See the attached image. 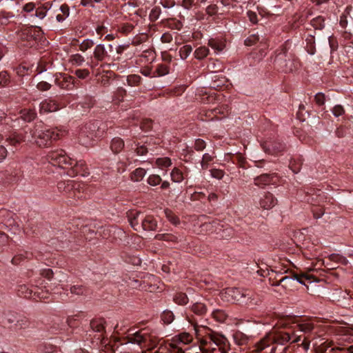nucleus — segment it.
<instances>
[{"label": "nucleus", "mask_w": 353, "mask_h": 353, "mask_svg": "<svg viewBox=\"0 0 353 353\" xmlns=\"http://www.w3.org/2000/svg\"><path fill=\"white\" fill-rule=\"evenodd\" d=\"M46 159L52 165L67 170V174L71 177L79 174L84 176L89 174L88 166L84 161L72 159L62 149L49 151L46 155Z\"/></svg>", "instance_id": "1"}, {"label": "nucleus", "mask_w": 353, "mask_h": 353, "mask_svg": "<svg viewBox=\"0 0 353 353\" xmlns=\"http://www.w3.org/2000/svg\"><path fill=\"white\" fill-rule=\"evenodd\" d=\"M293 324L292 328L295 338L292 342L307 350L311 341L317 336L318 326L312 319L299 317L294 318Z\"/></svg>", "instance_id": "2"}, {"label": "nucleus", "mask_w": 353, "mask_h": 353, "mask_svg": "<svg viewBox=\"0 0 353 353\" xmlns=\"http://www.w3.org/2000/svg\"><path fill=\"white\" fill-rule=\"evenodd\" d=\"M65 130L56 128L37 126L32 137L36 144L39 147H48L59 139L65 133Z\"/></svg>", "instance_id": "3"}, {"label": "nucleus", "mask_w": 353, "mask_h": 353, "mask_svg": "<svg viewBox=\"0 0 353 353\" xmlns=\"http://www.w3.org/2000/svg\"><path fill=\"white\" fill-rule=\"evenodd\" d=\"M291 338L289 332L283 331L270 332L254 344L253 351L259 352L273 343L285 345L291 340Z\"/></svg>", "instance_id": "4"}, {"label": "nucleus", "mask_w": 353, "mask_h": 353, "mask_svg": "<svg viewBox=\"0 0 353 353\" xmlns=\"http://www.w3.org/2000/svg\"><path fill=\"white\" fill-rule=\"evenodd\" d=\"M108 126L107 123L101 121H89L79 128V136L81 137H87L90 139L94 138H100L103 137L104 133L108 130Z\"/></svg>", "instance_id": "5"}, {"label": "nucleus", "mask_w": 353, "mask_h": 353, "mask_svg": "<svg viewBox=\"0 0 353 353\" xmlns=\"http://www.w3.org/2000/svg\"><path fill=\"white\" fill-rule=\"evenodd\" d=\"M128 341L138 344L141 347L153 348L157 345V339L152 336L147 328L128 334Z\"/></svg>", "instance_id": "6"}, {"label": "nucleus", "mask_w": 353, "mask_h": 353, "mask_svg": "<svg viewBox=\"0 0 353 353\" xmlns=\"http://www.w3.org/2000/svg\"><path fill=\"white\" fill-rule=\"evenodd\" d=\"M91 332L95 333L93 336L97 343L102 345L108 344V336L106 332V321L103 318H94L90 323Z\"/></svg>", "instance_id": "7"}, {"label": "nucleus", "mask_w": 353, "mask_h": 353, "mask_svg": "<svg viewBox=\"0 0 353 353\" xmlns=\"http://www.w3.org/2000/svg\"><path fill=\"white\" fill-rule=\"evenodd\" d=\"M54 83L62 89L72 90L79 83L73 76L65 73H57L54 74Z\"/></svg>", "instance_id": "8"}, {"label": "nucleus", "mask_w": 353, "mask_h": 353, "mask_svg": "<svg viewBox=\"0 0 353 353\" xmlns=\"http://www.w3.org/2000/svg\"><path fill=\"white\" fill-rule=\"evenodd\" d=\"M110 58L108 52L103 44H97L93 50L92 55L90 56V66L94 68L99 65Z\"/></svg>", "instance_id": "9"}, {"label": "nucleus", "mask_w": 353, "mask_h": 353, "mask_svg": "<svg viewBox=\"0 0 353 353\" xmlns=\"http://www.w3.org/2000/svg\"><path fill=\"white\" fill-rule=\"evenodd\" d=\"M261 146L265 152L272 154H279L285 149V144L279 138L265 141Z\"/></svg>", "instance_id": "10"}, {"label": "nucleus", "mask_w": 353, "mask_h": 353, "mask_svg": "<svg viewBox=\"0 0 353 353\" xmlns=\"http://www.w3.org/2000/svg\"><path fill=\"white\" fill-rule=\"evenodd\" d=\"M61 108V105L57 97H49L43 100L39 105L41 113L56 112Z\"/></svg>", "instance_id": "11"}, {"label": "nucleus", "mask_w": 353, "mask_h": 353, "mask_svg": "<svg viewBox=\"0 0 353 353\" xmlns=\"http://www.w3.org/2000/svg\"><path fill=\"white\" fill-rule=\"evenodd\" d=\"M212 317L219 323H225L230 325H239L241 323V319L237 318H229L228 314L223 310H214L212 314Z\"/></svg>", "instance_id": "12"}, {"label": "nucleus", "mask_w": 353, "mask_h": 353, "mask_svg": "<svg viewBox=\"0 0 353 353\" xmlns=\"http://www.w3.org/2000/svg\"><path fill=\"white\" fill-rule=\"evenodd\" d=\"M159 218L152 214H143L141 219V228L145 231H160L159 226Z\"/></svg>", "instance_id": "13"}, {"label": "nucleus", "mask_w": 353, "mask_h": 353, "mask_svg": "<svg viewBox=\"0 0 353 353\" xmlns=\"http://www.w3.org/2000/svg\"><path fill=\"white\" fill-rule=\"evenodd\" d=\"M208 337L210 340L209 342L203 341L202 342L203 345H208V348H211L212 343H214L219 347H225L228 343V339L221 334L210 330Z\"/></svg>", "instance_id": "14"}, {"label": "nucleus", "mask_w": 353, "mask_h": 353, "mask_svg": "<svg viewBox=\"0 0 353 353\" xmlns=\"http://www.w3.org/2000/svg\"><path fill=\"white\" fill-rule=\"evenodd\" d=\"M23 34L26 35L28 40H33L37 42L43 37V32L40 27L30 26L23 30Z\"/></svg>", "instance_id": "15"}, {"label": "nucleus", "mask_w": 353, "mask_h": 353, "mask_svg": "<svg viewBox=\"0 0 353 353\" xmlns=\"http://www.w3.org/2000/svg\"><path fill=\"white\" fill-rule=\"evenodd\" d=\"M79 184L74 183V181H67L59 182L57 184V188L61 192L63 191L66 192H70V196L72 195V193L70 192L72 191V194H74V196L79 198L80 196L77 195L75 192V190L79 188Z\"/></svg>", "instance_id": "16"}, {"label": "nucleus", "mask_w": 353, "mask_h": 353, "mask_svg": "<svg viewBox=\"0 0 353 353\" xmlns=\"http://www.w3.org/2000/svg\"><path fill=\"white\" fill-rule=\"evenodd\" d=\"M277 180L278 177L275 174H263L254 179V183L258 186H263L268 184H274Z\"/></svg>", "instance_id": "17"}, {"label": "nucleus", "mask_w": 353, "mask_h": 353, "mask_svg": "<svg viewBox=\"0 0 353 353\" xmlns=\"http://www.w3.org/2000/svg\"><path fill=\"white\" fill-rule=\"evenodd\" d=\"M109 148L114 155H117L125 150V141L121 137H114L110 141Z\"/></svg>", "instance_id": "18"}, {"label": "nucleus", "mask_w": 353, "mask_h": 353, "mask_svg": "<svg viewBox=\"0 0 353 353\" xmlns=\"http://www.w3.org/2000/svg\"><path fill=\"white\" fill-rule=\"evenodd\" d=\"M243 296L244 299H246V301L244 300V303L250 309L254 308L260 301L258 296L250 290H244Z\"/></svg>", "instance_id": "19"}, {"label": "nucleus", "mask_w": 353, "mask_h": 353, "mask_svg": "<svg viewBox=\"0 0 353 353\" xmlns=\"http://www.w3.org/2000/svg\"><path fill=\"white\" fill-rule=\"evenodd\" d=\"M277 200L273 196L272 194L268 192L265 193L264 195L259 200L260 207L263 209H270L274 206L276 203Z\"/></svg>", "instance_id": "20"}, {"label": "nucleus", "mask_w": 353, "mask_h": 353, "mask_svg": "<svg viewBox=\"0 0 353 353\" xmlns=\"http://www.w3.org/2000/svg\"><path fill=\"white\" fill-rule=\"evenodd\" d=\"M144 213L140 211H132L130 212L128 215L129 221L132 228L138 230V228H140L139 223H141V219L143 216Z\"/></svg>", "instance_id": "21"}, {"label": "nucleus", "mask_w": 353, "mask_h": 353, "mask_svg": "<svg viewBox=\"0 0 353 353\" xmlns=\"http://www.w3.org/2000/svg\"><path fill=\"white\" fill-rule=\"evenodd\" d=\"M52 3L50 1L45 2L43 4H39L35 8V13L34 16L38 17L40 19H43L46 17L48 11L51 8Z\"/></svg>", "instance_id": "22"}, {"label": "nucleus", "mask_w": 353, "mask_h": 353, "mask_svg": "<svg viewBox=\"0 0 353 353\" xmlns=\"http://www.w3.org/2000/svg\"><path fill=\"white\" fill-rule=\"evenodd\" d=\"M291 278H292L294 280H296L297 281H299L301 283H304L303 279H308L307 274H305L304 273L299 274L294 271H290V276H282L279 279V284H281L283 282H285V281L290 279Z\"/></svg>", "instance_id": "23"}, {"label": "nucleus", "mask_w": 353, "mask_h": 353, "mask_svg": "<svg viewBox=\"0 0 353 353\" xmlns=\"http://www.w3.org/2000/svg\"><path fill=\"white\" fill-rule=\"evenodd\" d=\"M190 310L191 312H192L194 314L199 316H204L208 311V308L205 304L196 302L194 304H192L190 307Z\"/></svg>", "instance_id": "24"}, {"label": "nucleus", "mask_w": 353, "mask_h": 353, "mask_svg": "<svg viewBox=\"0 0 353 353\" xmlns=\"http://www.w3.org/2000/svg\"><path fill=\"white\" fill-rule=\"evenodd\" d=\"M245 272L248 273L255 272L261 276H265L268 274V270L260 268L259 265L255 262H252L250 265L248 264L246 268L244 267V272Z\"/></svg>", "instance_id": "25"}, {"label": "nucleus", "mask_w": 353, "mask_h": 353, "mask_svg": "<svg viewBox=\"0 0 353 353\" xmlns=\"http://www.w3.org/2000/svg\"><path fill=\"white\" fill-rule=\"evenodd\" d=\"M68 325L63 321L54 322L50 326L49 332L52 334H66V327Z\"/></svg>", "instance_id": "26"}, {"label": "nucleus", "mask_w": 353, "mask_h": 353, "mask_svg": "<svg viewBox=\"0 0 353 353\" xmlns=\"http://www.w3.org/2000/svg\"><path fill=\"white\" fill-rule=\"evenodd\" d=\"M20 117L26 122L33 121L37 117V112L34 110L24 108L20 112Z\"/></svg>", "instance_id": "27"}, {"label": "nucleus", "mask_w": 353, "mask_h": 353, "mask_svg": "<svg viewBox=\"0 0 353 353\" xmlns=\"http://www.w3.org/2000/svg\"><path fill=\"white\" fill-rule=\"evenodd\" d=\"M170 72V66L165 63H159L156 66V69L154 70L153 76L163 77Z\"/></svg>", "instance_id": "28"}, {"label": "nucleus", "mask_w": 353, "mask_h": 353, "mask_svg": "<svg viewBox=\"0 0 353 353\" xmlns=\"http://www.w3.org/2000/svg\"><path fill=\"white\" fill-rule=\"evenodd\" d=\"M52 61L45 57H42L38 62L36 71L38 74L42 73L46 71L52 65Z\"/></svg>", "instance_id": "29"}, {"label": "nucleus", "mask_w": 353, "mask_h": 353, "mask_svg": "<svg viewBox=\"0 0 353 353\" xmlns=\"http://www.w3.org/2000/svg\"><path fill=\"white\" fill-rule=\"evenodd\" d=\"M306 41V47L305 49L307 52L311 54L314 55L316 53V45H315V37L314 35L310 34L305 39Z\"/></svg>", "instance_id": "30"}, {"label": "nucleus", "mask_w": 353, "mask_h": 353, "mask_svg": "<svg viewBox=\"0 0 353 353\" xmlns=\"http://www.w3.org/2000/svg\"><path fill=\"white\" fill-rule=\"evenodd\" d=\"M310 24L315 29L322 30L325 28V17L323 16H318L312 19Z\"/></svg>", "instance_id": "31"}, {"label": "nucleus", "mask_w": 353, "mask_h": 353, "mask_svg": "<svg viewBox=\"0 0 353 353\" xmlns=\"http://www.w3.org/2000/svg\"><path fill=\"white\" fill-rule=\"evenodd\" d=\"M173 301L179 305H185L189 299L185 293L176 292L173 296Z\"/></svg>", "instance_id": "32"}, {"label": "nucleus", "mask_w": 353, "mask_h": 353, "mask_svg": "<svg viewBox=\"0 0 353 353\" xmlns=\"http://www.w3.org/2000/svg\"><path fill=\"white\" fill-rule=\"evenodd\" d=\"M170 176L172 181L175 183H181L185 178L184 174L176 167L172 169L170 173Z\"/></svg>", "instance_id": "33"}, {"label": "nucleus", "mask_w": 353, "mask_h": 353, "mask_svg": "<svg viewBox=\"0 0 353 353\" xmlns=\"http://www.w3.org/2000/svg\"><path fill=\"white\" fill-rule=\"evenodd\" d=\"M208 45L217 52L222 51L225 47V42L217 39H210L208 41Z\"/></svg>", "instance_id": "34"}, {"label": "nucleus", "mask_w": 353, "mask_h": 353, "mask_svg": "<svg viewBox=\"0 0 353 353\" xmlns=\"http://www.w3.org/2000/svg\"><path fill=\"white\" fill-rule=\"evenodd\" d=\"M209 52L210 50L208 47L200 46L194 52V57L198 60H202L208 55Z\"/></svg>", "instance_id": "35"}, {"label": "nucleus", "mask_w": 353, "mask_h": 353, "mask_svg": "<svg viewBox=\"0 0 353 353\" xmlns=\"http://www.w3.org/2000/svg\"><path fill=\"white\" fill-rule=\"evenodd\" d=\"M146 174L144 168H139L134 170L130 174V179L133 181H140Z\"/></svg>", "instance_id": "36"}, {"label": "nucleus", "mask_w": 353, "mask_h": 353, "mask_svg": "<svg viewBox=\"0 0 353 353\" xmlns=\"http://www.w3.org/2000/svg\"><path fill=\"white\" fill-rule=\"evenodd\" d=\"M154 239L157 241H170L176 243L178 241V238L172 234H157L154 236Z\"/></svg>", "instance_id": "37"}, {"label": "nucleus", "mask_w": 353, "mask_h": 353, "mask_svg": "<svg viewBox=\"0 0 353 353\" xmlns=\"http://www.w3.org/2000/svg\"><path fill=\"white\" fill-rule=\"evenodd\" d=\"M193 48L191 45L187 44L181 47L179 50V54L181 59H186L192 52Z\"/></svg>", "instance_id": "38"}, {"label": "nucleus", "mask_w": 353, "mask_h": 353, "mask_svg": "<svg viewBox=\"0 0 353 353\" xmlns=\"http://www.w3.org/2000/svg\"><path fill=\"white\" fill-rule=\"evenodd\" d=\"M68 325L66 327V335L69 336L72 333V330L74 327H77L79 325V322L77 319L74 318H68L65 321H63Z\"/></svg>", "instance_id": "39"}, {"label": "nucleus", "mask_w": 353, "mask_h": 353, "mask_svg": "<svg viewBox=\"0 0 353 353\" xmlns=\"http://www.w3.org/2000/svg\"><path fill=\"white\" fill-rule=\"evenodd\" d=\"M127 83L130 86H139L141 83L142 78L138 74H130L127 77Z\"/></svg>", "instance_id": "40"}, {"label": "nucleus", "mask_w": 353, "mask_h": 353, "mask_svg": "<svg viewBox=\"0 0 353 353\" xmlns=\"http://www.w3.org/2000/svg\"><path fill=\"white\" fill-rule=\"evenodd\" d=\"M302 164L303 161L300 158L292 159L290 161L289 167L294 173H298L301 168Z\"/></svg>", "instance_id": "41"}, {"label": "nucleus", "mask_w": 353, "mask_h": 353, "mask_svg": "<svg viewBox=\"0 0 353 353\" xmlns=\"http://www.w3.org/2000/svg\"><path fill=\"white\" fill-rule=\"evenodd\" d=\"M15 71L18 76L25 77L30 74L32 72V67L21 64L16 67Z\"/></svg>", "instance_id": "42"}, {"label": "nucleus", "mask_w": 353, "mask_h": 353, "mask_svg": "<svg viewBox=\"0 0 353 353\" xmlns=\"http://www.w3.org/2000/svg\"><path fill=\"white\" fill-rule=\"evenodd\" d=\"M166 27L171 30H180L183 28V23L176 19H168Z\"/></svg>", "instance_id": "43"}, {"label": "nucleus", "mask_w": 353, "mask_h": 353, "mask_svg": "<svg viewBox=\"0 0 353 353\" xmlns=\"http://www.w3.org/2000/svg\"><path fill=\"white\" fill-rule=\"evenodd\" d=\"M164 213L168 220L173 225H177L180 223L179 218L175 215L172 210L165 209Z\"/></svg>", "instance_id": "44"}, {"label": "nucleus", "mask_w": 353, "mask_h": 353, "mask_svg": "<svg viewBox=\"0 0 353 353\" xmlns=\"http://www.w3.org/2000/svg\"><path fill=\"white\" fill-rule=\"evenodd\" d=\"M217 75H215L214 78L215 79H213L210 87L211 88H213L214 90H220L221 88L225 85V83L226 82V79L223 77H219L216 79Z\"/></svg>", "instance_id": "45"}, {"label": "nucleus", "mask_w": 353, "mask_h": 353, "mask_svg": "<svg viewBox=\"0 0 353 353\" xmlns=\"http://www.w3.org/2000/svg\"><path fill=\"white\" fill-rule=\"evenodd\" d=\"M161 320L165 324L171 323L174 319V315L170 310H165L161 315Z\"/></svg>", "instance_id": "46"}, {"label": "nucleus", "mask_w": 353, "mask_h": 353, "mask_svg": "<svg viewBox=\"0 0 353 353\" xmlns=\"http://www.w3.org/2000/svg\"><path fill=\"white\" fill-rule=\"evenodd\" d=\"M70 61L72 65L81 66L85 62V59L81 54H75L70 56Z\"/></svg>", "instance_id": "47"}, {"label": "nucleus", "mask_w": 353, "mask_h": 353, "mask_svg": "<svg viewBox=\"0 0 353 353\" xmlns=\"http://www.w3.org/2000/svg\"><path fill=\"white\" fill-rule=\"evenodd\" d=\"M32 291L29 289L26 285H21L19 286L18 294L23 296L25 298H30L32 296Z\"/></svg>", "instance_id": "48"}, {"label": "nucleus", "mask_w": 353, "mask_h": 353, "mask_svg": "<svg viewBox=\"0 0 353 353\" xmlns=\"http://www.w3.org/2000/svg\"><path fill=\"white\" fill-rule=\"evenodd\" d=\"M156 164L160 168H164L170 167L172 165L171 159L168 157H161L158 158L156 160Z\"/></svg>", "instance_id": "49"}, {"label": "nucleus", "mask_w": 353, "mask_h": 353, "mask_svg": "<svg viewBox=\"0 0 353 353\" xmlns=\"http://www.w3.org/2000/svg\"><path fill=\"white\" fill-rule=\"evenodd\" d=\"M72 72L79 79H85L90 75V72L88 69H77Z\"/></svg>", "instance_id": "50"}, {"label": "nucleus", "mask_w": 353, "mask_h": 353, "mask_svg": "<svg viewBox=\"0 0 353 353\" xmlns=\"http://www.w3.org/2000/svg\"><path fill=\"white\" fill-rule=\"evenodd\" d=\"M326 97L323 92H318L314 96V101L319 106H325ZM323 110H325L323 107Z\"/></svg>", "instance_id": "51"}, {"label": "nucleus", "mask_w": 353, "mask_h": 353, "mask_svg": "<svg viewBox=\"0 0 353 353\" xmlns=\"http://www.w3.org/2000/svg\"><path fill=\"white\" fill-rule=\"evenodd\" d=\"M162 181L161 176L158 174H151L148 176L147 182L149 185L156 186Z\"/></svg>", "instance_id": "52"}, {"label": "nucleus", "mask_w": 353, "mask_h": 353, "mask_svg": "<svg viewBox=\"0 0 353 353\" xmlns=\"http://www.w3.org/2000/svg\"><path fill=\"white\" fill-rule=\"evenodd\" d=\"M134 145H136V148L134 149V152L138 156H143L146 155L148 152V150L146 148V146L143 145H140L139 143L134 142Z\"/></svg>", "instance_id": "53"}, {"label": "nucleus", "mask_w": 353, "mask_h": 353, "mask_svg": "<svg viewBox=\"0 0 353 353\" xmlns=\"http://www.w3.org/2000/svg\"><path fill=\"white\" fill-rule=\"evenodd\" d=\"M330 259L332 261L340 263L343 265H346L348 263L347 259L339 254H332L330 256Z\"/></svg>", "instance_id": "54"}, {"label": "nucleus", "mask_w": 353, "mask_h": 353, "mask_svg": "<svg viewBox=\"0 0 353 353\" xmlns=\"http://www.w3.org/2000/svg\"><path fill=\"white\" fill-rule=\"evenodd\" d=\"M94 43L92 39H85L82 41V43L79 45V50L82 52H85L88 49H90L92 46H94Z\"/></svg>", "instance_id": "55"}, {"label": "nucleus", "mask_w": 353, "mask_h": 353, "mask_svg": "<svg viewBox=\"0 0 353 353\" xmlns=\"http://www.w3.org/2000/svg\"><path fill=\"white\" fill-rule=\"evenodd\" d=\"M178 337L179 340L183 344H189L193 340L192 336L187 332H183L179 334Z\"/></svg>", "instance_id": "56"}, {"label": "nucleus", "mask_w": 353, "mask_h": 353, "mask_svg": "<svg viewBox=\"0 0 353 353\" xmlns=\"http://www.w3.org/2000/svg\"><path fill=\"white\" fill-rule=\"evenodd\" d=\"M331 111L335 117L342 116L345 112L343 106L340 104L334 105L331 110Z\"/></svg>", "instance_id": "57"}, {"label": "nucleus", "mask_w": 353, "mask_h": 353, "mask_svg": "<svg viewBox=\"0 0 353 353\" xmlns=\"http://www.w3.org/2000/svg\"><path fill=\"white\" fill-rule=\"evenodd\" d=\"M161 10L159 7H154L150 12L149 18L152 22L157 21L161 14Z\"/></svg>", "instance_id": "58"}, {"label": "nucleus", "mask_w": 353, "mask_h": 353, "mask_svg": "<svg viewBox=\"0 0 353 353\" xmlns=\"http://www.w3.org/2000/svg\"><path fill=\"white\" fill-rule=\"evenodd\" d=\"M212 112H213V114H214V117H216V119L219 120L221 119V117H220L219 115L221 114L223 115V117L225 116V111L226 108L225 107H217L213 109H211Z\"/></svg>", "instance_id": "59"}, {"label": "nucleus", "mask_w": 353, "mask_h": 353, "mask_svg": "<svg viewBox=\"0 0 353 353\" xmlns=\"http://www.w3.org/2000/svg\"><path fill=\"white\" fill-rule=\"evenodd\" d=\"M10 82V77L7 72L2 71L0 72V85L6 86Z\"/></svg>", "instance_id": "60"}, {"label": "nucleus", "mask_w": 353, "mask_h": 353, "mask_svg": "<svg viewBox=\"0 0 353 353\" xmlns=\"http://www.w3.org/2000/svg\"><path fill=\"white\" fill-rule=\"evenodd\" d=\"M219 97L215 96V94L214 92L212 93H205L203 97H202V101L204 103H212L215 100H219L218 99Z\"/></svg>", "instance_id": "61"}, {"label": "nucleus", "mask_w": 353, "mask_h": 353, "mask_svg": "<svg viewBox=\"0 0 353 353\" xmlns=\"http://www.w3.org/2000/svg\"><path fill=\"white\" fill-rule=\"evenodd\" d=\"M22 137L18 135H13L10 137L6 141L8 142L10 145L17 146L22 141Z\"/></svg>", "instance_id": "62"}, {"label": "nucleus", "mask_w": 353, "mask_h": 353, "mask_svg": "<svg viewBox=\"0 0 353 353\" xmlns=\"http://www.w3.org/2000/svg\"><path fill=\"white\" fill-rule=\"evenodd\" d=\"M152 124L153 121L151 119H145L142 121L141 128L144 131H149L152 128Z\"/></svg>", "instance_id": "63"}, {"label": "nucleus", "mask_w": 353, "mask_h": 353, "mask_svg": "<svg viewBox=\"0 0 353 353\" xmlns=\"http://www.w3.org/2000/svg\"><path fill=\"white\" fill-rule=\"evenodd\" d=\"M51 86L49 83L42 81L37 83V88L40 91H47L51 88Z\"/></svg>", "instance_id": "64"}]
</instances>
